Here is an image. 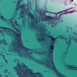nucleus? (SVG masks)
Listing matches in <instances>:
<instances>
[{
	"instance_id": "obj_3",
	"label": "nucleus",
	"mask_w": 77,
	"mask_h": 77,
	"mask_svg": "<svg viewBox=\"0 0 77 77\" xmlns=\"http://www.w3.org/2000/svg\"><path fill=\"white\" fill-rule=\"evenodd\" d=\"M67 69H69L71 70H77V67H74L72 66L67 65L66 66Z\"/></svg>"
},
{
	"instance_id": "obj_25",
	"label": "nucleus",
	"mask_w": 77,
	"mask_h": 77,
	"mask_svg": "<svg viewBox=\"0 0 77 77\" xmlns=\"http://www.w3.org/2000/svg\"><path fill=\"white\" fill-rule=\"evenodd\" d=\"M29 2L28 3V5H29Z\"/></svg>"
},
{
	"instance_id": "obj_10",
	"label": "nucleus",
	"mask_w": 77,
	"mask_h": 77,
	"mask_svg": "<svg viewBox=\"0 0 77 77\" xmlns=\"http://www.w3.org/2000/svg\"><path fill=\"white\" fill-rule=\"evenodd\" d=\"M23 68H28L26 66H25V65L24 64V63L23 64Z\"/></svg>"
},
{
	"instance_id": "obj_9",
	"label": "nucleus",
	"mask_w": 77,
	"mask_h": 77,
	"mask_svg": "<svg viewBox=\"0 0 77 77\" xmlns=\"http://www.w3.org/2000/svg\"><path fill=\"white\" fill-rule=\"evenodd\" d=\"M47 20V19H40L39 21H47V20Z\"/></svg>"
},
{
	"instance_id": "obj_27",
	"label": "nucleus",
	"mask_w": 77,
	"mask_h": 77,
	"mask_svg": "<svg viewBox=\"0 0 77 77\" xmlns=\"http://www.w3.org/2000/svg\"><path fill=\"white\" fill-rule=\"evenodd\" d=\"M63 22V20H62V21H61V22Z\"/></svg>"
},
{
	"instance_id": "obj_1",
	"label": "nucleus",
	"mask_w": 77,
	"mask_h": 77,
	"mask_svg": "<svg viewBox=\"0 0 77 77\" xmlns=\"http://www.w3.org/2000/svg\"><path fill=\"white\" fill-rule=\"evenodd\" d=\"M0 18L5 22L7 23H9L11 24H12V26L15 29L17 32L18 33H19V34H17V33H15L14 31L12 30L11 29L8 28L4 27H1L0 26V29H3L5 30L4 32L7 33L8 35H9V33L6 32H7L8 33H11V34L14 35L15 36L17 37L18 39V43L17 45H20V47L23 48V44H22V42H21V30H18V29H17L16 26H17V27H20V25L17 24V20H15L14 22H13L11 20H6V19H4L3 17L1 16L0 17Z\"/></svg>"
},
{
	"instance_id": "obj_30",
	"label": "nucleus",
	"mask_w": 77,
	"mask_h": 77,
	"mask_svg": "<svg viewBox=\"0 0 77 77\" xmlns=\"http://www.w3.org/2000/svg\"><path fill=\"white\" fill-rule=\"evenodd\" d=\"M23 20H24V18H23Z\"/></svg>"
},
{
	"instance_id": "obj_5",
	"label": "nucleus",
	"mask_w": 77,
	"mask_h": 77,
	"mask_svg": "<svg viewBox=\"0 0 77 77\" xmlns=\"http://www.w3.org/2000/svg\"><path fill=\"white\" fill-rule=\"evenodd\" d=\"M75 11V10H73L72 11H68L66 12V13H63L62 14V15H63V14L66 15V14H72V13H74Z\"/></svg>"
},
{
	"instance_id": "obj_12",
	"label": "nucleus",
	"mask_w": 77,
	"mask_h": 77,
	"mask_svg": "<svg viewBox=\"0 0 77 77\" xmlns=\"http://www.w3.org/2000/svg\"><path fill=\"white\" fill-rule=\"evenodd\" d=\"M7 72H8V70L7 69H6L4 71V72H5V73H6Z\"/></svg>"
},
{
	"instance_id": "obj_20",
	"label": "nucleus",
	"mask_w": 77,
	"mask_h": 77,
	"mask_svg": "<svg viewBox=\"0 0 77 77\" xmlns=\"http://www.w3.org/2000/svg\"><path fill=\"white\" fill-rule=\"evenodd\" d=\"M72 8H70L69 9H72Z\"/></svg>"
},
{
	"instance_id": "obj_18",
	"label": "nucleus",
	"mask_w": 77,
	"mask_h": 77,
	"mask_svg": "<svg viewBox=\"0 0 77 77\" xmlns=\"http://www.w3.org/2000/svg\"><path fill=\"white\" fill-rule=\"evenodd\" d=\"M11 19H12V20H14V18H12V17L11 18Z\"/></svg>"
},
{
	"instance_id": "obj_14",
	"label": "nucleus",
	"mask_w": 77,
	"mask_h": 77,
	"mask_svg": "<svg viewBox=\"0 0 77 77\" xmlns=\"http://www.w3.org/2000/svg\"><path fill=\"white\" fill-rule=\"evenodd\" d=\"M2 67H3V66H2V65L0 66V69L1 68H2Z\"/></svg>"
},
{
	"instance_id": "obj_19",
	"label": "nucleus",
	"mask_w": 77,
	"mask_h": 77,
	"mask_svg": "<svg viewBox=\"0 0 77 77\" xmlns=\"http://www.w3.org/2000/svg\"><path fill=\"white\" fill-rule=\"evenodd\" d=\"M71 2H73V1H74V0H71Z\"/></svg>"
},
{
	"instance_id": "obj_23",
	"label": "nucleus",
	"mask_w": 77,
	"mask_h": 77,
	"mask_svg": "<svg viewBox=\"0 0 77 77\" xmlns=\"http://www.w3.org/2000/svg\"><path fill=\"white\" fill-rule=\"evenodd\" d=\"M31 74H32V72H31Z\"/></svg>"
},
{
	"instance_id": "obj_8",
	"label": "nucleus",
	"mask_w": 77,
	"mask_h": 77,
	"mask_svg": "<svg viewBox=\"0 0 77 77\" xmlns=\"http://www.w3.org/2000/svg\"><path fill=\"white\" fill-rule=\"evenodd\" d=\"M69 9H70L69 8L68 9H67L65 10H64V11H61L60 12H59L58 13H57V14H60V13H62V12H65V11H68V10H69Z\"/></svg>"
},
{
	"instance_id": "obj_22",
	"label": "nucleus",
	"mask_w": 77,
	"mask_h": 77,
	"mask_svg": "<svg viewBox=\"0 0 77 77\" xmlns=\"http://www.w3.org/2000/svg\"><path fill=\"white\" fill-rule=\"evenodd\" d=\"M8 74H9V72H8Z\"/></svg>"
},
{
	"instance_id": "obj_11",
	"label": "nucleus",
	"mask_w": 77,
	"mask_h": 77,
	"mask_svg": "<svg viewBox=\"0 0 77 77\" xmlns=\"http://www.w3.org/2000/svg\"><path fill=\"white\" fill-rule=\"evenodd\" d=\"M47 18L48 19V20H51V18L50 17H48Z\"/></svg>"
},
{
	"instance_id": "obj_24",
	"label": "nucleus",
	"mask_w": 77,
	"mask_h": 77,
	"mask_svg": "<svg viewBox=\"0 0 77 77\" xmlns=\"http://www.w3.org/2000/svg\"><path fill=\"white\" fill-rule=\"evenodd\" d=\"M38 76L39 77V74L38 75Z\"/></svg>"
},
{
	"instance_id": "obj_13",
	"label": "nucleus",
	"mask_w": 77,
	"mask_h": 77,
	"mask_svg": "<svg viewBox=\"0 0 77 77\" xmlns=\"http://www.w3.org/2000/svg\"><path fill=\"white\" fill-rule=\"evenodd\" d=\"M4 77H8V75H4Z\"/></svg>"
},
{
	"instance_id": "obj_26",
	"label": "nucleus",
	"mask_w": 77,
	"mask_h": 77,
	"mask_svg": "<svg viewBox=\"0 0 77 77\" xmlns=\"http://www.w3.org/2000/svg\"><path fill=\"white\" fill-rule=\"evenodd\" d=\"M41 64H43V63H41Z\"/></svg>"
},
{
	"instance_id": "obj_7",
	"label": "nucleus",
	"mask_w": 77,
	"mask_h": 77,
	"mask_svg": "<svg viewBox=\"0 0 77 77\" xmlns=\"http://www.w3.org/2000/svg\"><path fill=\"white\" fill-rule=\"evenodd\" d=\"M29 17L31 19H32L33 20H34V17L32 14H29Z\"/></svg>"
},
{
	"instance_id": "obj_16",
	"label": "nucleus",
	"mask_w": 77,
	"mask_h": 77,
	"mask_svg": "<svg viewBox=\"0 0 77 77\" xmlns=\"http://www.w3.org/2000/svg\"><path fill=\"white\" fill-rule=\"evenodd\" d=\"M4 42H5V44H6V40H4Z\"/></svg>"
},
{
	"instance_id": "obj_17",
	"label": "nucleus",
	"mask_w": 77,
	"mask_h": 77,
	"mask_svg": "<svg viewBox=\"0 0 77 77\" xmlns=\"http://www.w3.org/2000/svg\"><path fill=\"white\" fill-rule=\"evenodd\" d=\"M0 33H3L2 31L1 30H0Z\"/></svg>"
},
{
	"instance_id": "obj_29",
	"label": "nucleus",
	"mask_w": 77,
	"mask_h": 77,
	"mask_svg": "<svg viewBox=\"0 0 77 77\" xmlns=\"http://www.w3.org/2000/svg\"><path fill=\"white\" fill-rule=\"evenodd\" d=\"M6 62H7V61L6 60Z\"/></svg>"
},
{
	"instance_id": "obj_6",
	"label": "nucleus",
	"mask_w": 77,
	"mask_h": 77,
	"mask_svg": "<svg viewBox=\"0 0 77 77\" xmlns=\"http://www.w3.org/2000/svg\"><path fill=\"white\" fill-rule=\"evenodd\" d=\"M17 74L19 75V77H23V75L21 74V72L19 71L17 72Z\"/></svg>"
},
{
	"instance_id": "obj_28",
	"label": "nucleus",
	"mask_w": 77,
	"mask_h": 77,
	"mask_svg": "<svg viewBox=\"0 0 77 77\" xmlns=\"http://www.w3.org/2000/svg\"><path fill=\"white\" fill-rule=\"evenodd\" d=\"M0 65H1V63H0Z\"/></svg>"
},
{
	"instance_id": "obj_21",
	"label": "nucleus",
	"mask_w": 77,
	"mask_h": 77,
	"mask_svg": "<svg viewBox=\"0 0 77 77\" xmlns=\"http://www.w3.org/2000/svg\"><path fill=\"white\" fill-rule=\"evenodd\" d=\"M51 24H54V23H53V22L51 23Z\"/></svg>"
},
{
	"instance_id": "obj_31",
	"label": "nucleus",
	"mask_w": 77,
	"mask_h": 77,
	"mask_svg": "<svg viewBox=\"0 0 77 77\" xmlns=\"http://www.w3.org/2000/svg\"><path fill=\"white\" fill-rule=\"evenodd\" d=\"M29 71H30V70H29Z\"/></svg>"
},
{
	"instance_id": "obj_2",
	"label": "nucleus",
	"mask_w": 77,
	"mask_h": 77,
	"mask_svg": "<svg viewBox=\"0 0 77 77\" xmlns=\"http://www.w3.org/2000/svg\"><path fill=\"white\" fill-rule=\"evenodd\" d=\"M23 0H18V2L17 3V11L18 9H20V12L21 13L20 14V16H22L24 18V20H25V17L24 14L25 12H27V11H29V9H30L31 7L30 5H26L24 4L23 5L21 4V3H23V2L21 3V1H22ZM20 5H21L20 6Z\"/></svg>"
},
{
	"instance_id": "obj_4",
	"label": "nucleus",
	"mask_w": 77,
	"mask_h": 77,
	"mask_svg": "<svg viewBox=\"0 0 77 77\" xmlns=\"http://www.w3.org/2000/svg\"><path fill=\"white\" fill-rule=\"evenodd\" d=\"M59 37L60 38V39H66V42L68 45H70V44H71V41H70V39H69L65 38H63L62 36H60Z\"/></svg>"
},
{
	"instance_id": "obj_15",
	"label": "nucleus",
	"mask_w": 77,
	"mask_h": 77,
	"mask_svg": "<svg viewBox=\"0 0 77 77\" xmlns=\"http://www.w3.org/2000/svg\"><path fill=\"white\" fill-rule=\"evenodd\" d=\"M14 68L15 69H17V67H14Z\"/></svg>"
}]
</instances>
